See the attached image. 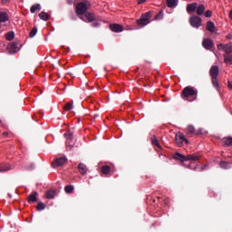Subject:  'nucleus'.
I'll return each mask as SVG.
<instances>
[{"label": "nucleus", "mask_w": 232, "mask_h": 232, "mask_svg": "<svg viewBox=\"0 0 232 232\" xmlns=\"http://www.w3.org/2000/svg\"><path fill=\"white\" fill-rule=\"evenodd\" d=\"M198 91L191 86H186L181 91L180 96L183 100L193 102L198 99Z\"/></svg>", "instance_id": "obj_1"}, {"label": "nucleus", "mask_w": 232, "mask_h": 232, "mask_svg": "<svg viewBox=\"0 0 232 232\" xmlns=\"http://www.w3.org/2000/svg\"><path fill=\"white\" fill-rule=\"evenodd\" d=\"M152 11H149L143 14L140 19L137 20V24L140 27H144L150 24V19L152 17Z\"/></svg>", "instance_id": "obj_2"}, {"label": "nucleus", "mask_w": 232, "mask_h": 232, "mask_svg": "<svg viewBox=\"0 0 232 232\" xmlns=\"http://www.w3.org/2000/svg\"><path fill=\"white\" fill-rule=\"evenodd\" d=\"M189 24L195 29H198L202 24V19L199 16L193 15L189 17Z\"/></svg>", "instance_id": "obj_3"}, {"label": "nucleus", "mask_w": 232, "mask_h": 232, "mask_svg": "<svg viewBox=\"0 0 232 232\" xmlns=\"http://www.w3.org/2000/svg\"><path fill=\"white\" fill-rule=\"evenodd\" d=\"M88 10V6L84 2H80L76 6V14L78 15H84Z\"/></svg>", "instance_id": "obj_4"}, {"label": "nucleus", "mask_w": 232, "mask_h": 232, "mask_svg": "<svg viewBox=\"0 0 232 232\" xmlns=\"http://www.w3.org/2000/svg\"><path fill=\"white\" fill-rule=\"evenodd\" d=\"M80 19L84 23H93L96 18L93 13L86 12L84 16H81Z\"/></svg>", "instance_id": "obj_5"}, {"label": "nucleus", "mask_w": 232, "mask_h": 232, "mask_svg": "<svg viewBox=\"0 0 232 232\" xmlns=\"http://www.w3.org/2000/svg\"><path fill=\"white\" fill-rule=\"evenodd\" d=\"M202 46H203L204 49H206L208 51H210L211 49H213L215 47V44L211 39L205 38L202 41Z\"/></svg>", "instance_id": "obj_6"}, {"label": "nucleus", "mask_w": 232, "mask_h": 232, "mask_svg": "<svg viewBox=\"0 0 232 232\" xmlns=\"http://www.w3.org/2000/svg\"><path fill=\"white\" fill-rule=\"evenodd\" d=\"M175 141H176V144L179 147L183 145V142H185L186 144L188 143V140L181 133H177L175 135Z\"/></svg>", "instance_id": "obj_7"}, {"label": "nucleus", "mask_w": 232, "mask_h": 232, "mask_svg": "<svg viewBox=\"0 0 232 232\" xmlns=\"http://www.w3.org/2000/svg\"><path fill=\"white\" fill-rule=\"evenodd\" d=\"M67 162V159L65 157H60L55 159L53 161V168H57V167H61V166H64V164Z\"/></svg>", "instance_id": "obj_8"}, {"label": "nucleus", "mask_w": 232, "mask_h": 232, "mask_svg": "<svg viewBox=\"0 0 232 232\" xmlns=\"http://www.w3.org/2000/svg\"><path fill=\"white\" fill-rule=\"evenodd\" d=\"M110 29L113 33H121V32H123V26L119 24H110Z\"/></svg>", "instance_id": "obj_9"}, {"label": "nucleus", "mask_w": 232, "mask_h": 232, "mask_svg": "<svg viewBox=\"0 0 232 232\" xmlns=\"http://www.w3.org/2000/svg\"><path fill=\"white\" fill-rule=\"evenodd\" d=\"M210 77H218L219 75V67L218 65H212L209 70Z\"/></svg>", "instance_id": "obj_10"}, {"label": "nucleus", "mask_w": 232, "mask_h": 232, "mask_svg": "<svg viewBox=\"0 0 232 232\" xmlns=\"http://www.w3.org/2000/svg\"><path fill=\"white\" fill-rule=\"evenodd\" d=\"M39 193L37 191H34L33 192L32 194H30L28 197H27V202H29V204H33L34 202H37Z\"/></svg>", "instance_id": "obj_11"}, {"label": "nucleus", "mask_w": 232, "mask_h": 232, "mask_svg": "<svg viewBox=\"0 0 232 232\" xmlns=\"http://www.w3.org/2000/svg\"><path fill=\"white\" fill-rule=\"evenodd\" d=\"M201 158V155L199 153H194V154H189L186 156L187 161H197L199 160Z\"/></svg>", "instance_id": "obj_12"}, {"label": "nucleus", "mask_w": 232, "mask_h": 232, "mask_svg": "<svg viewBox=\"0 0 232 232\" xmlns=\"http://www.w3.org/2000/svg\"><path fill=\"white\" fill-rule=\"evenodd\" d=\"M8 49H9V52L11 53H17L18 51H19V48H18V43H11L9 45H8Z\"/></svg>", "instance_id": "obj_13"}, {"label": "nucleus", "mask_w": 232, "mask_h": 232, "mask_svg": "<svg viewBox=\"0 0 232 232\" xmlns=\"http://www.w3.org/2000/svg\"><path fill=\"white\" fill-rule=\"evenodd\" d=\"M206 30L209 32L210 34H214L216 31V25L215 23L212 21L207 22Z\"/></svg>", "instance_id": "obj_14"}, {"label": "nucleus", "mask_w": 232, "mask_h": 232, "mask_svg": "<svg viewBox=\"0 0 232 232\" xmlns=\"http://www.w3.org/2000/svg\"><path fill=\"white\" fill-rule=\"evenodd\" d=\"M198 6V3L188 4L187 5L186 10H187L188 14H190V13L196 12Z\"/></svg>", "instance_id": "obj_15"}, {"label": "nucleus", "mask_w": 232, "mask_h": 232, "mask_svg": "<svg viewBox=\"0 0 232 232\" xmlns=\"http://www.w3.org/2000/svg\"><path fill=\"white\" fill-rule=\"evenodd\" d=\"M9 21V15L6 12H0V24H5Z\"/></svg>", "instance_id": "obj_16"}, {"label": "nucleus", "mask_w": 232, "mask_h": 232, "mask_svg": "<svg viewBox=\"0 0 232 232\" xmlns=\"http://www.w3.org/2000/svg\"><path fill=\"white\" fill-rule=\"evenodd\" d=\"M173 159L179 160L181 162L187 161V156L182 155L181 153L176 152L173 155Z\"/></svg>", "instance_id": "obj_17"}, {"label": "nucleus", "mask_w": 232, "mask_h": 232, "mask_svg": "<svg viewBox=\"0 0 232 232\" xmlns=\"http://www.w3.org/2000/svg\"><path fill=\"white\" fill-rule=\"evenodd\" d=\"M150 142H152V145L156 146L158 149L161 150L162 147L158 140V138L156 136H152L150 138Z\"/></svg>", "instance_id": "obj_18"}, {"label": "nucleus", "mask_w": 232, "mask_h": 232, "mask_svg": "<svg viewBox=\"0 0 232 232\" xmlns=\"http://www.w3.org/2000/svg\"><path fill=\"white\" fill-rule=\"evenodd\" d=\"M42 10V7H41V5L40 4H35L34 5L31 6L30 8V12L31 14H35V12H41Z\"/></svg>", "instance_id": "obj_19"}, {"label": "nucleus", "mask_w": 232, "mask_h": 232, "mask_svg": "<svg viewBox=\"0 0 232 232\" xmlns=\"http://www.w3.org/2000/svg\"><path fill=\"white\" fill-rule=\"evenodd\" d=\"M168 8H176L178 6L177 0H166Z\"/></svg>", "instance_id": "obj_20"}, {"label": "nucleus", "mask_w": 232, "mask_h": 232, "mask_svg": "<svg viewBox=\"0 0 232 232\" xmlns=\"http://www.w3.org/2000/svg\"><path fill=\"white\" fill-rule=\"evenodd\" d=\"M78 169H79V172L82 174V175H85L88 171V169L87 167L83 164V163H80L79 166H78Z\"/></svg>", "instance_id": "obj_21"}, {"label": "nucleus", "mask_w": 232, "mask_h": 232, "mask_svg": "<svg viewBox=\"0 0 232 232\" xmlns=\"http://www.w3.org/2000/svg\"><path fill=\"white\" fill-rule=\"evenodd\" d=\"M206 11V6L201 4L197 7V14L198 15H203L204 12Z\"/></svg>", "instance_id": "obj_22"}, {"label": "nucleus", "mask_w": 232, "mask_h": 232, "mask_svg": "<svg viewBox=\"0 0 232 232\" xmlns=\"http://www.w3.org/2000/svg\"><path fill=\"white\" fill-rule=\"evenodd\" d=\"M220 168H222L223 169H229L232 168L231 163L227 162V161H221L219 163Z\"/></svg>", "instance_id": "obj_23"}, {"label": "nucleus", "mask_w": 232, "mask_h": 232, "mask_svg": "<svg viewBox=\"0 0 232 232\" xmlns=\"http://www.w3.org/2000/svg\"><path fill=\"white\" fill-rule=\"evenodd\" d=\"M55 190L53 189H49L46 193H45V197L46 198L52 199V198H55Z\"/></svg>", "instance_id": "obj_24"}, {"label": "nucleus", "mask_w": 232, "mask_h": 232, "mask_svg": "<svg viewBox=\"0 0 232 232\" xmlns=\"http://www.w3.org/2000/svg\"><path fill=\"white\" fill-rule=\"evenodd\" d=\"M39 18L44 22L48 21L50 19V14H48L45 12H41L39 14Z\"/></svg>", "instance_id": "obj_25"}, {"label": "nucleus", "mask_w": 232, "mask_h": 232, "mask_svg": "<svg viewBox=\"0 0 232 232\" xmlns=\"http://www.w3.org/2000/svg\"><path fill=\"white\" fill-rule=\"evenodd\" d=\"M211 82L213 84V86L219 91L220 90V86H219V82L218 80V77H211Z\"/></svg>", "instance_id": "obj_26"}, {"label": "nucleus", "mask_w": 232, "mask_h": 232, "mask_svg": "<svg viewBox=\"0 0 232 232\" xmlns=\"http://www.w3.org/2000/svg\"><path fill=\"white\" fill-rule=\"evenodd\" d=\"M38 34V27L37 26H34L33 29L30 31L29 33V37L30 38H34Z\"/></svg>", "instance_id": "obj_27"}, {"label": "nucleus", "mask_w": 232, "mask_h": 232, "mask_svg": "<svg viewBox=\"0 0 232 232\" xmlns=\"http://www.w3.org/2000/svg\"><path fill=\"white\" fill-rule=\"evenodd\" d=\"M224 62L226 64L231 65L232 64V55L224 54Z\"/></svg>", "instance_id": "obj_28"}, {"label": "nucleus", "mask_w": 232, "mask_h": 232, "mask_svg": "<svg viewBox=\"0 0 232 232\" xmlns=\"http://www.w3.org/2000/svg\"><path fill=\"white\" fill-rule=\"evenodd\" d=\"M11 169V166L9 164H0V172H5Z\"/></svg>", "instance_id": "obj_29"}, {"label": "nucleus", "mask_w": 232, "mask_h": 232, "mask_svg": "<svg viewBox=\"0 0 232 232\" xmlns=\"http://www.w3.org/2000/svg\"><path fill=\"white\" fill-rule=\"evenodd\" d=\"M227 54L232 53V43L225 44V51Z\"/></svg>", "instance_id": "obj_30"}, {"label": "nucleus", "mask_w": 232, "mask_h": 232, "mask_svg": "<svg viewBox=\"0 0 232 232\" xmlns=\"http://www.w3.org/2000/svg\"><path fill=\"white\" fill-rule=\"evenodd\" d=\"M163 11H160L158 14H156V15H154V21H160L163 19Z\"/></svg>", "instance_id": "obj_31"}, {"label": "nucleus", "mask_w": 232, "mask_h": 232, "mask_svg": "<svg viewBox=\"0 0 232 232\" xmlns=\"http://www.w3.org/2000/svg\"><path fill=\"white\" fill-rule=\"evenodd\" d=\"M14 32H8L6 34H5V39L6 41H13L14 39Z\"/></svg>", "instance_id": "obj_32"}, {"label": "nucleus", "mask_w": 232, "mask_h": 232, "mask_svg": "<svg viewBox=\"0 0 232 232\" xmlns=\"http://www.w3.org/2000/svg\"><path fill=\"white\" fill-rule=\"evenodd\" d=\"M73 108L72 102H68V103H65L63 110L65 111H70Z\"/></svg>", "instance_id": "obj_33"}, {"label": "nucleus", "mask_w": 232, "mask_h": 232, "mask_svg": "<svg viewBox=\"0 0 232 232\" xmlns=\"http://www.w3.org/2000/svg\"><path fill=\"white\" fill-rule=\"evenodd\" d=\"M46 208V205L43 202H39L36 206L37 211H44Z\"/></svg>", "instance_id": "obj_34"}, {"label": "nucleus", "mask_w": 232, "mask_h": 232, "mask_svg": "<svg viewBox=\"0 0 232 232\" xmlns=\"http://www.w3.org/2000/svg\"><path fill=\"white\" fill-rule=\"evenodd\" d=\"M101 171L102 174L108 175L111 172V168L109 166H103Z\"/></svg>", "instance_id": "obj_35"}, {"label": "nucleus", "mask_w": 232, "mask_h": 232, "mask_svg": "<svg viewBox=\"0 0 232 232\" xmlns=\"http://www.w3.org/2000/svg\"><path fill=\"white\" fill-rule=\"evenodd\" d=\"M73 189H74V188H73V186L72 185H67V186H65V188H64V191L66 192V193H72V191H73Z\"/></svg>", "instance_id": "obj_36"}, {"label": "nucleus", "mask_w": 232, "mask_h": 232, "mask_svg": "<svg viewBox=\"0 0 232 232\" xmlns=\"http://www.w3.org/2000/svg\"><path fill=\"white\" fill-rule=\"evenodd\" d=\"M224 144L227 147L232 146V138H225Z\"/></svg>", "instance_id": "obj_37"}, {"label": "nucleus", "mask_w": 232, "mask_h": 232, "mask_svg": "<svg viewBox=\"0 0 232 232\" xmlns=\"http://www.w3.org/2000/svg\"><path fill=\"white\" fill-rule=\"evenodd\" d=\"M64 137L66 138L67 141H72V138H73V134L72 132H69V133H65L64 134Z\"/></svg>", "instance_id": "obj_38"}, {"label": "nucleus", "mask_w": 232, "mask_h": 232, "mask_svg": "<svg viewBox=\"0 0 232 232\" xmlns=\"http://www.w3.org/2000/svg\"><path fill=\"white\" fill-rule=\"evenodd\" d=\"M187 130L188 133L193 134V133H195V127L192 125H188L187 128Z\"/></svg>", "instance_id": "obj_39"}, {"label": "nucleus", "mask_w": 232, "mask_h": 232, "mask_svg": "<svg viewBox=\"0 0 232 232\" xmlns=\"http://www.w3.org/2000/svg\"><path fill=\"white\" fill-rule=\"evenodd\" d=\"M225 48H226V44H219L218 45V51H224L225 52Z\"/></svg>", "instance_id": "obj_40"}, {"label": "nucleus", "mask_w": 232, "mask_h": 232, "mask_svg": "<svg viewBox=\"0 0 232 232\" xmlns=\"http://www.w3.org/2000/svg\"><path fill=\"white\" fill-rule=\"evenodd\" d=\"M212 16V11L208 10L205 12V17L206 18H210Z\"/></svg>", "instance_id": "obj_41"}, {"label": "nucleus", "mask_w": 232, "mask_h": 232, "mask_svg": "<svg viewBox=\"0 0 232 232\" xmlns=\"http://www.w3.org/2000/svg\"><path fill=\"white\" fill-rule=\"evenodd\" d=\"M66 148H67V150H72V145L71 144V141H66Z\"/></svg>", "instance_id": "obj_42"}, {"label": "nucleus", "mask_w": 232, "mask_h": 232, "mask_svg": "<svg viewBox=\"0 0 232 232\" xmlns=\"http://www.w3.org/2000/svg\"><path fill=\"white\" fill-rule=\"evenodd\" d=\"M163 204H165V206H168V205L169 204V198H163Z\"/></svg>", "instance_id": "obj_43"}, {"label": "nucleus", "mask_w": 232, "mask_h": 232, "mask_svg": "<svg viewBox=\"0 0 232 232\" xmlns=\"http://www.w3.org/2000/svg\"><path fill=\"white\" fill-rule=\"evenodd\" d=\"M99 26H100V23L99 22L92 23V27L97 28Z\"/></svg>", "instance_id": "obj_44"}, {"label": "nucleus", "mask_w": 232, "mask_h": 232, "mask_svg": "<svg viewBox=\"0 0 232 232\" xmlns=\"http://www.w3.org/2000/svg\"><path fill=\"white\" fill-rule=\"evenodd\" d=\"M142 3H146V0H138V5H142Z\"/></svg>", "instance_id": "obj_45"}, {"label": "nucleus", "mask_w": 232, "mask_h": 232, "mask_svg": "<svg viewBox=\"0 0 232 232\" xmlns=\"http://www.w3.org/2000/svg\"><path fill=\"white\" fill-rule=\"evenodd\" d=\"M67 5H72L73 0H66Z\"/></svg>", "instance_id": "obj_46"}, {"label": "nucleus", "mask_w": 232, "mask_h": 232, "mask_svg": "<svg viewBox=\"0 0 232 232\" xmlns=\"http://www.w3.org/2000/svg\"><path fill=\"white\" fill-rule=\"evenodd\" d=\"M10 0H2V5H6V3H9Z\"/></svg>", "instance_id": "obj_47"}, {"label": "nucleus", "mask_w": 232, "mask_h": 232, "mask_svg": "<svg viewBox=\"0 0 232 232\" xmlns=\"http://www.w3.org/2000/svg\"><path fill=\"white\" fill-rule=\"evenodd\" d=\"M227 84H228V87H229L230 89H232V82H231V81H228Z\"/></svg>", "instance_id": "obj_48"}, {"label": "nucleus", "mask_w": 232, "mask_h": 232, "mask_svg": "<svg viewBox=\"0 0 232 232\" xmlns=\"http://www.w3.org/2000/svg\"><path fill=\"white\" fill-rule=\"evenodd\" d=\"M229 19L232 21V9L229 12Z\"/></svg>", "instance_id": "obj_49"}, {"label": "nucleus", "mask_w": 232, "mask_h": 232, "mask_svg": "<svg viewBox=\"0 0 232 232\" xmlns=\"http://www.w3.org/2000/svg\"><path fill=\"white\" fill-rule=\"evenodd\" d=\"M8 135H9V132H7V131H5V132L3 133V136H4V137H7Z\"/></svg>", "instance_id": "obj_50"}, {"label": "nucleus", "mask_w": 232, "mask_h": 232, "mask_svg": "<svg viewBox=\"0 0 232 232\" xmlns=\"http://www.w3.org/2000/svg\"><path fill=\"white\" fill-rule=\"evenodd\" d=\"M34 169V165H31V167L29 168V169Z\"/></svg>", "instance_id": "obj_51"}, {"label": "nucleus", "mask_w": 232, "mask_h": 232, "mask_svg": "<svg viewBox=\"0 0 232 232\" xmlns=\"http://www.w3.org/2000/svg\"><path fill=\"white\" fill-rule=\"evenodd\" d=\"M160 198H161L160 197H158V200H160Z\"/></svg>", "instance_id": "obj_52"}]
</instances>
